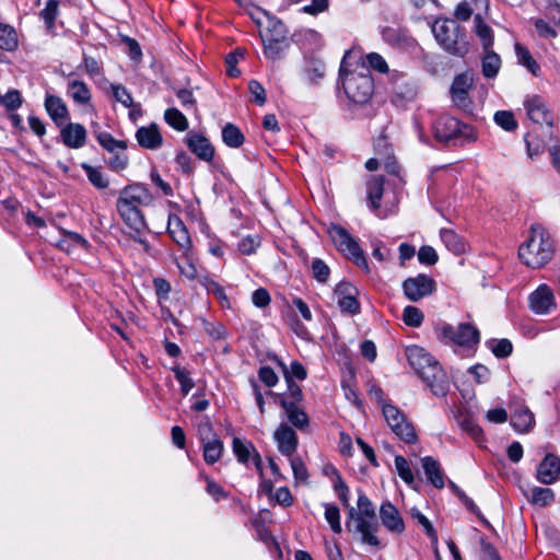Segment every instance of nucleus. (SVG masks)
Here are the masks:
<instances>
[{
  "label": "nucleus",
  "instance_id": "13",
  "mask_svg": "<svg viewBox=\"0 0 560 560\" xmlns=\"http://www.w3.org/2000/svg\"><path fill=\"white\" fill-rule=\"evenodd\" d=\"M154 198L145 185L133 183L125 186L120 191L116 202H124L128 206H150Z\"/></svg>",
  "mask_w": 560,
  "mask_h": 560
},
{
  "label": "nucleus",
  "instance_id": "14",
  "mask_svg": "<svg viewBox=\"0 0 560 560\" xmlns=\"http://www.w3.org/2000/svg\"><path fill=\"white\" fill-rule=\"evenodd\" d=\"M529 308L536 314H548L556 308L552 290L547 284H540L528 296Z\"/></svg>",
  "mask_w": 560,
  "mask_h": 560
},
{
  "label": "nucleus",
  "instance_id": "33",
  "mask_svg": "<svg viewBox=\"0 0 560 560\" xmlns=\"http://www.w3.org/2000/svg\"><path fill=\"white\" fill-rule=\"evenodd\" d=\"M514 48L517 62L524 66L533 75L537 77L539 74L540 67L533 58L529 50L520 43H515Z\"/></svg>",
  "mask_w": 560,
  "mask_h": 560
},
{
  "label": "nucleus",
  "instance_id": "37",
  "mask_svg": "<svg viewBox=\"0 0 560 560\" xmlns=\"http://www.w3.org/2000/svg\"><path fill=\"white\" fill-rule=\"evenodd\" d=\"M232 448L237 460L242 464H247L249 458H253L255 452H257L252 442H244L240 438L233 439Z\"/></svg>",
  "mask_w": 560,
  "mask_h": 560
},
{
  "label": "nucleus",
  "instance_id": "24",
  "mask_svg": "<svg viewBox=\"0 0 560 560\" xmlns=\"http://www.w3.org/2000/svg\"><path fill=\"white\" fill-rule=\"evenodd\" d=\"M550 140L551 139L541 133L539 128L534 127L524 138L528 158L533 160L542 154L547 142Z\"/></svg>",
  "mask_w": 560,
  "mask_h": 560
},
{
  "label": "nucleus",
  "instance_id": "36",
  "mask_svg": "<svg viewBox=\"0 0 560 560\" xmlns=\"http://www.w3.org/2000/svg\"><path fill=\"white\" fill-rule=\"evenodd\" d=\"M261 39L265 56L272 60L281 58L282 52L289 47L288 40L284 42L276 38H268L262 35Z\"/></svg>",
  "mask_w": 560,
  "mask_h": 560
},
{
  "label": "nucleus",
  "instance_id": "40",
  "mask_svg": "<svg viewBox=\"0 0 560 560\" xmlns=\"http://www.w3.org/2000/svg\"><path fill=\"white\" fill-rule=\"evenodd\" d=\"M203 448V459L208 465H213L217 463L223 452V443L220 439H212L211 441H207L202 443Z\"/></svg>",
  "mask_w": 560,
  "mask_h": 560
},
{
  "label": "nucleus",
  "instance_id": "59",
  "mask_svg": "<svg viewBox=\"0 0 560 560\" xmlns=\"http://www.w3.org/2000/svg\"><path fill=\"white\" fill-rule=\"evenodd\" d=\"M113 96L119 103H121L125 107H132L133 100L127 89L120 84H113Z\"/></svg>",
  "mask_w": 560,
  "mask_h": 560
},
{
  "label": "nucleus",
  "instance_id": "49",
  "mask_svg": "<svg viewBox=\"0 0 560 560\" xmlns=\"http://www.w3.org/2000/svg\"><path fill=\"white\" fill-rule=\"evenodd\" d=\"M58 7L59 0H48L45 8L39 13V16L45 22L47 30H51L55 26Z\"/></svg>",
  "mask_w": 560,
  "mask_h": 560
},
{
  "label": "nucleus",
  "instance_id": "17",
  "mask_svg": "<svg viewBox=\"0 0 560 560\" xmlns=\"http://www.w3.org/2000/svg\"><path fill=\"white\" fill-rule=\"evenodd\" d=\"M273 439L281 454L292 457L296 452L299 439L295 431L290 425L281 423L275 431Z\"/></svg>",
  "mask_w": 560,
  "mask_h": 560
},
{
  "label": "nucleus",
  "instance_id": "53",
  "mask_svg": "<svg viewBox=\"0 0 560 560\" xmlns=\"http://www.w3.org/2000/svg\"><path fill=\"white\" fill-rule=\"evenodd\" d=\"M395 467L399 475V477L407 483L411 485L415 481L413 474L411 469L409 468L407 459L401 456L397 455L395 456Z\"/></svg>",
  "mask_w": 560,
  "mask_h": 560
},
{
  "label": "nucleus",
  "instance_id": "51",
  "mask_svg": "<svg viewBox=\"0 0 560 560\" xmlns=\"http://www.w3.org/2000/svg\"><path fill=\"white\" fill-rule=\"evenodd\" d=\"M172 371L174 372L175 378L180 384L183 395L186 396L195 386V382L189 376V372L179 365L173 366Z\"/></svg>",
  "mask_w": 560,
  "mask_h": 560
},
{
  "label": "nucleus",
  "instance_id": "38",
  "mask_svg": "<svg viewBox=\"0 0 560 560\" xmlns=\"http://www.w3.org/2000/svg\"><path fill=\"white\" fill-rule=\"evenodd\" d=\"M18 46L19 39L15 30L8 24L0 23V49L14 51Z\"/></svg>",
  "mask_w": 560,
  "mask_h": 560
},
{
  "label": "nucleus",
  "instance_id": "63",
  "mask_svg": "<svg viewBox=\"0 0 560 560\" xmlns=\"http://www.w3.org/2000/svg\"><path fill=\"white\" fill-rule=\"evenodd\" d=\"M290 464L292 467V471L295 480L306 481L308 478V474L303 460L300 457H292L290 459Z\"/></svg>",
  "mask_w": 560,
  "mask_h": 560
},
{
  "label": "nucleus",
  "instance_id": "58",
  "mask_svg": "<svg viewBox=\"0 0 560 560\" xmlns=\"http://www.w3.org/2000/svg\"><path fill=\"white\" fill-rule=\"evenodd\" d=\"M338 305L342 312H347L351 315L360 313V303L357 300V295L339 298Z\"/></svg>",
  "mask_w": 560,
  "mask_h": 560
},
{
  "label": "nucleus",
  "instance_id": "64",
  "mask_svg": "<svg viewBox=\"0 0 560 560\" xmlns=\"http://www.w3.org/2000/svg\"><path fill=\"white\" fill-rule=\"evenodd\" d=\"M259 380L267 386L273 387L278 383V376L270 366H261L258 370Z\"/></svg>",
  "mask_w": 560,
  "mask_h": 560
},
{
  "label": "nucleus",
  "instance_id": "20",
  "mask_svg": "<svg viewBox=\"0 0 560 560\" xmlns=\"http://www.w3.org/2000/svg\"><path fill=\"white\" fill-rule=\"evenodd\" d=\"M44 106L48 116L57 127L63 126L70 119L66 103L57 95L46 94Z\"/></svg>",
  "mask_w": 560,
  "mask_h": 560
},
{
  "label": "nucleus",
  "instance_id": "16",
  "mask_svg": "<svg viewBox=\"0 0 560 560\" xmlns=\"http://www.w3.org/2000/svg\"><path fill=\"white\" fill-rule=\"evenodd\" d=\"M185 143L199 160L212 161L215 152L214 147L206 136L189 132L185 138Z\"/></svg>",
  "mask_w": 560,
  "mask_h": 560
},
{
  "label": "nucleus",
  "instance_id": "50",
  "mask_svg": "<svg viewBox=\"0 0 560 560\" xmlns=\"http://www.w3.org/2000/svg\"><path fill=\"white\" fill-rule=\"evenodd\" d=\"M487 343L489 345L492 353L499 359L509 357L513 351L512 342L505 338L500 340L492 339Z\"/></svg>",
  "mask_w": 560,
  "mask_h": 560
},
{
  "label": "nucleus",
  "instance_id": "41",
  "mask_svg": "<svg viewBox=\"0 0 560 560\" xmlns=\"http://www.w3.org/2000/svg\"><path fill=\"white\" fill-rule=\"evenodd\" d=\"M275 360H276L277 364L282 369V372H283V375H284V380H285L287 386H288V392H289V397H290L289 400L290 401H295V404L302 401L303 400L302 389L294 382V380H292V377L289 375L288 366L285 365V363H283L277 357H275Z\"/></svg>",
  "mask_w": 560,
  "mask_h": 560
},
{
  "label": "nucleus",
  "instance_id": "7",
  "mask_svg": "<svg viewBox=\"0 0 560 560\" xmlns=\"http://www.w3.org/2000/svg\"><path fill=\"white\" fill-rule=\"evenodd\" d=\"M383 416L390 427L392 431L408 444L416 443L418 436L411 422H409L405 413L396 406L384 404L382 407Z\"/></svg>",
  "mask_w": 560,
  "mask_h": 560
},
{
  "label": "nucleus",
  "instance_id": "1",
  "mask_svg": "<svg viewBox=\"0 0 560 560\" xmlns=\"http://www.w3.org/2000/svg\"><path fill=\"white\" fill-rule=\"evenodd\" d=\"M406 355L411 368L427 384L432 394L438 397L446 396L450 382L439 361L419 346L408 347Z\"/></svg>",
  "mask_w": 560,
  "mask_h": 560
},
{
  "label": "nucleus",
  "instance_id": "10",
  "mask_svg": "<svg viewBox=\"0 0 560 560\" xmlns=\"http://www.w3.org/2000/svg\"><path fill=\"white\" fill-rule=\"evenodd\" d=\"M116 209L125 224L132 230V240L144 245V247H148L147 241L140 237V234L148 229V224L145 222L144 214L139 207L128 206L124 202H116Z\"/></svg>",
  "mask_w": 560,
  "mask_h": 560
},
{
  "label": "nucleus",
  "instance_id": "19",
  "mask_svg": "<svg viewBox=\"0 0 560 560\" xmlns=\"http://www.w3.org/2000/svg\"><path fill=\"white\" fill-rule=\"evenodd\" d=\"M328 232L337 248L342 253H347L350 257L362 250L358 242L345 228L331 225Z\"/></svg>",
  "mask_w": 560,
  "mask_h": 560
},
{
  "label": "nucleus",
  "instance_id": "3",
  "mask_svg": "<svg viewBox=\"0 0 560 560\" xmlns=\"http://www.w3.org/2000/svg\"><path fill=\"white\" fill-rule=\"evenodd\" d=\"M553 242L548 231L539 223L529 228V235L518 248V257L530 268H541L553 256Z\"/></svg>",
  "mask_w": 560,
  "mask_h": 560
},
{
  "label": "nucleus",
  "instance_id": "30",
  "mask_svg": "<svg viewBox=\"0 0 560 560\" xmlns=\"http://www.w3.org/2000/svg\"><path fill=\"white\" fill-rule=\"evenodd\" d=\"M458 425L466 431L475 441L483 439L482 429L476 423L472 416L467 410H458L456 415Z\"/></svg>",
  "mask_w": 560,
  "mask_h": 560
},
{
  "label": "nucleus",
  "instance_id": "22",
  "mask_svg": "<svg viewBox=\"0 0 560 560\" xmlns=\"http://www.w3.org/2000/svg\"><path fill=\"white\" fill-rule=\"evenodd\" d=\"M136 139L141 148L156 150L163 143V137L156 124L140 127L136 132Z\"/></svg>",
  "mask_w": 560,
  "mask_h": 560
},
{
  "label": "nucleus",
  "instance_id": "6",
  "mask_svg": "<svg viewBox=\"0 0 560 560\" xmlns=\"http://www.w3.org/2000/svg\"><path fill=\"white\" fill-rule=\"evenodd\" d=\"M345 92L354 104H366L374 93V81L369 72H350L342 78Z\"/></svg>",
  "mask_w": 560,
  "mask_h": 560
},
{
  "label": "nucleus",
  "instance_id": "12",
  "mask_svg": "<svg viewBox=\"0 0 560 560\" xmlns=\"http://www.w3.org/2000/svg\"><path fill=\"white\" fill-rule=\"evenodd\" d=\"M472 82L474 78L470 72L460 73L453 80L451 86L452 100L454 104L463 110L471 109V101L468 96V91L470 90Z\"/></svg>",
  "mask_w": 560,
  "mask_h": 560
},
{
  "label": "nucleus",
  "instance_id": "54",
  "mask_svg": "<svg viewBox=\"0 0 560 560\" xmlns=\"http://www.w3.org/2000/svg\"><path fill=\"white\" fill-rule=\"evenodd\" d=\"M325 518L334 533H341L340 512L338 506L325 504Z\"/></svg>",
  "mask_w": 560,
  "mask_h": 560
},
{
  "label": "nucleus",
  "instance_id": "25",
  "mask_svg": "<svg viewBox=\"0 0 560 560\" xmlns=\"http://www.w3.org/2000/svg\"><path fill=\"white\" fill-rule=\"evenodd\" d=\"M427 479L438 489L444 487V476L440 463L431 456L421 459Z\"/></svg>",
  "mask_w": 560,
  "mask_h": 560
},
{
  "label": "nucleus",
  "instance_id": "9",
  "mask_svg": "<svg viewBox=\"0 0 560 560\" xmlns=\"http://www.w3.org/2000/svg\"><path fill=\"white\" fill-rule=\"evenodd\" d=\"M528 118L539 128L544 136L553 139L552 117L542 100L537 96H528L524 101Z\"/></svg>",
  "mask_w": 560,
  "mask_h": 560
},
{
  "label": "nucleus",
  "instance_id": "45",
  "mask_svg": "<svg viewBox=\"0 0 560 560\" xmlns=\"http://www.w3.org/2000/svg\"><path fill=\"white\" fill-rule=\"evenodd\" d=\"M96 139L98 143L110 153H115L116 150L125 151L127 149L126 141L116 140L110 133L106 131L97 133Z\"/></svg>",
  "mask_w": 560,
  "mask_h": 560
},
{
  "label": "nucleus",
  "instance_id": "56",
  "mask_svg": "<svg viewBox=\"0 0 560 560\" xmlns=\"http://www.w3.org/2000/svg\"><path fill=\"white\" fill-rule=\"evenodd\" d=\"M418 260L420 264L433 266L438 262L439 256L432 246L423 245L418 252Z\"/></svg>",
  "mask_w": 560,
  "mask_h": 560
},
{
  "label": "nucleus",
  "instance_id": "43",
  "mask_svg": "<svg viewBox=\"0 0 560 560\" xmlns=\"http://www.w3.org/2000/svg\"><path fill=\"white\" fill-rule=\"evenodd\" d=\"M555 500V492L550 488L534 487L530 490L528 501L532 504L547 506Z\"/></svg>",
  "mask_w": 560,
  "mask_h": 560
},
{
  "label": "nucleus",
  "instance_id": "60",
  "mask_svg": "<svg viewBox=\"0 0 560 560\" xmlns=\"http://www.w3.org/2000/svg\"><path fill=\"white\" fill-rule=\"evenodd\" d=\"M366 62L370 68L378 71L380 73L388 72V66L385 59L377 52H370L366 55Z\"/></svg>",
  "mask_w": 560,
  "mask_h": 560
},
{
  "label": "nucleus",
  "instance_id": "28",
  "mask_svg": "<svg viewBox=\"0 0 560 560\" xmlns=\"http://www.w3.org/2000/svg\"><path fill=\"white\" fill-rule=\"evenodd\" d=\"M256 10L260 11L268 20V26L266 30L267 34L265 37L276 38L284 42L288 40V30L281 20L258 7Z\"/></svg>",
  "mask_w": 560,
  "mask_h": 560
},
{
  "label": "nucleus",
  "instance_id": "23",
  "mask_svg": "<svg viewBox=\"0 0 560 560\" xmlns=\"http://www.w3.org/2000/svg\"><path fill=\"white\" fill-rule=\"evenodd\" d=\"M167 231H168L170 235L172 236V238L174 240V242H176V244L179 247H182L184 249H187L190 247L191 241H190L189 233H188L184 222L182 221V219L178 215H176V214L168 215Z\"/></svg>",
  "mask_w": 560,
  "mask_h": 560
},
{
  "label": "nucleus",
  "instance_id": "44",
  "mask_svg": "<svg viewBox=\"0 0 560 560\" xmlns=\"http://www.w3.org/2000/svg\"><path fill=\"white\" fill-rule=\"evenodd\" d=\"M81 167L85 172L89 182L97 189H105L109 185L107 177L103 175L98 167H94L88 163H82Z\"/></svg>",
  "mask_w": 560,
  "mask_h": 560
},
{
  "label": "nucleus",
  "instance_id": "31",
  "mask_svg": "<svg viewBox=\"0 0 560 560\" xmlns=\"http://www.w3.org/2000/svg\"><path fill=\"white\" fill-rule=\"evenodd\" d=\"M68 94L72 97L74 103L80 105L90 103L92 97L90 89L81 80H72L68 82Z\"/></svg>",
  "mask_w": 560,
  "mask_h": 560
},
{
  "label": "nucleus",
  "instance_id": "15",
  "mask_svg": "<svg viewBox=\"0 0 560 560\" xmlns=\"http://www.w3.org/2000/svg\"><path fill=\"white\" fill-rule=\"evenodd\" d=\"M536 478L544 485L555 483L560 478V457L547 454L537 467Z\"/></svg>",
  "mask_w": 560,
  "mask_h": 560
},
{
  "label": "nucleus",
  "instance_id": "32",
  "mask_svg": "<svg viewBox=\"0 0 560 560\" xmlns=\"http://www.w3.org/2000/svg\"><path fill=\"white\" fill-rule=\"evenodd\" d=\"M475 32L480 38L483 50H488L493 46V32L491 27L483 22L480 14L474 16Z\"/></svg>",
  "mask_w": 560,
  "mask_h": 560
},
{
  "label": "nucleus",
  "instance_id": "55",
  "mask_svg": "<svg viewBox=\"0 0 560 560\" xmlns=\"http://www.w3.org/2000/svg\"><path fill=\"white\" fill-rule=\"evenodd\" d=\"M23 103L20 91L10 90L4 95H0V104L3 105L8 110L18 109Z\"/></svg>",
  "mask_w": 560,
  "mask_h": 560
},
{
  "label": "nucleus",
  "instance_id": "39",
  "mask_svg": "<svg viewBox=\"0 0 560 560\" xmlns=\"http://www.w3.org/2000/svg\"><path fill=\"white\" fill-rule=\"evenodd\" d=\"M440 236L445 246L454 254L459 255L465 252L464 241L450 229H442Z\"/></svg>",
  "mask_w": 560,
  "mask_h": 560
},
{
  "label": "nucleus",
  "instance_id": "27",
  "mask_svg": "<svg viewBox=\"0 0 560 560\" xmlns=\"http://www.w3.org/2000/svg\"><path fill=\"white\" fill-rule=\"evenodd\" d=\"M282 408L287 413L288 420L293 427H295L299 430H303L308 425L310 419L307 413L301 408H299L295 401H282Z\"/></svg>",
  "mask_w": 560,
  "mask_h": 560
},
{
  "label": "nucleus",
  "instance_id": "35",
  "mask_svg": "<svg viewBox=\"0 0 560 560\" xmlns=\"http://www.w3.org/2000/svg\"><path fill=\"white\" fill-rule=\"evenodd\" d=\"M486 55L482 58V74L488 79H492L497 77L500 67H501V58L498 54H495L491 48L485 50Z\"/></svg>",
  "mask_w": 560,
  "mask_h": 560
},
{
  "label": "nucleus",
  "instance_id": "62",
  "mask_svg": "<svg viewBox=\"0 0 560 560\" xmlns=\"http://www.w3.org/2000/svg\"><path fill=\"white\" fill-rule=\"evenodd\" d=\"M248 89L252 95L254 96V102L257 105L262 106L267 101L266 91L264 86L258 81L252 80L248 83Z\"/></svg>",
  "mask_w": 560,
  "mask_h": 560
},
{
  "label": "nucleus",
  "instance_id": "26",
  "mask_svg": "<svg viewBox=\"0 0 560 560\" xmlns=\"http://www.w3.org/2000/svg\"><path fill=\"white\" fill-rule=\"evenodd\" d=\"M384 182L383 176H371L366 183L368 200L373 210H377L381 207Z\"/></svg>",
  "mask_w": 560,
  "mask_h": 560
},
{
  "label": "nucleus",
  "instance_id": "52",
  "mask_svg": "<svg viewBox=\"0 0 560 560\" xmlns=\"http://www.w3.org/2000/svg\"><path fill=\"white\" fill-rule=\"evenodd\" d=\"M412 518H415L420 525L423 526L425 534L433 544L438 542V534L431 522L425 515H423L418 509L413 508L410 511Z\"/></svg>",
  "mask_w": 560,
  "mask_h": 560
},
{
  "label": "nucleus",
  "instance_id": "11",
  "mask_svg": "<svg viewBox=\"0 0 560 560\" xmlns=\"http://www.w3.org/2000/svg\"><path fill=\"white\" fill-rule=\"evenodd\" d=\"M436 289L433 278L420 273L416 277L407 278L402 282V290L406 298L411 302H417L425 296L431 295Z\"/></svg>",
  "mask_w": 560,
  "mask_h": 560
},
{
  "label": "nucleus",
  "instance_id": "47",
  "mask_svg": "<svg viewBox=\"0 0 560 560\" xmlns=\"http://www.w3.org/2000/svg\"><path fill=\"white\" fill-rule=\"evenodd\" d=\"M325 73V65L322 60L316 58H311L306 62L305 74L310 82H317V80L322 79Z\"/></svg>",
  "mask_w": 560,
  "mask_h": 560
},
{
  "label": "nucleus",
  "instance_id": "42",
  "mask_svg": "<svg viewBox=\"0 0 560 560\" xmlns=\"http://www.w3.org/2000/svg\"><path fill=\"white\" fill-rule=\"evenodd\" d=\"M164 119L167 125L177 131H185L188 128L186 116L175 107L167 108L164 112Z\"/></svg>",
  "mask_w": 560,
  "mask_h": 560
},
{
  "label": "nucleus",
  "instance_id": "46",
  "mask_svg": "<svg viewBox=\"0 0 560 560\" xmlns=\"http://www.w3.org/2000/svg\"><path fill=\"white\" fill-rule=\"evenodd\" d=\"M424 319L422 311L416 306L408 305L404 308L402 320L409 327H420Z\"/></svg>",
  "mask_w": 560,
  "mask_h": 560
},
{
  "label": "nucleus",
  "instance_id": "5",
  "mask_svg": "<svg viewBox=\"0 0 560 560\" xmlns=\"http://www.w3.org/2000/svg\"><path fill=\"white\" fill-rule=\"evenodd\" d=\"M433 133L445 145H462L475 140L472 128L451 116L440 117L433 125Z\"/></svg>",
  "mask_w": 560,
  "mask_h": 560
},
{
  "label": "nucleus",
  "instance_id": "61",
  "mask_svg": "<svg viewBox=\"0 0 560 560\" xmlns=\"http://www.w3.org/2000/svg\"><path fill=\"white\" fill-rule=\"evenodd\" d=\"M468 373L471 374L475 381L479 384L487 383L490 380L491 372L483 364H476L468 369Z\"/></svg>",
  "mask_w": 560,
  "mask_h": 560
},
{
  "label": "nucleus",
  "instance_id": "21",
  "mask_svg": "<svg viewBox=\"0 0 560 560\" xmlns=\"http://www.w3.org/2000/svg\"><path fill=\"white\" fill-rule=\"evenodd\" d=\"M380 518L383 526L390 533L401 534L405 530V523L399 511L389 501H386L381 505Z\"/></svg>",
  "mask_w": 560,
  "mask_h": 560
},
{
  "label": "nucleus",
  "instance_id": "18",
  "mask_svg": "<svg viewBox=\"0 0 560 560\" xmlns=\"http://www.w3.org/2000/svg\"><path fill=\"white\" fill-rule=\"evenodd\" d=\"M60 128V138L63 144L71 149H80L85 144L86 129L78 122H66Z\"/></svg>",
  "mask_w": 560,
  "mask_h": 560
},
{
  "label": "nucleus",
  "instance_id": "4",
  "mask_svg": "<svg viewBox=\"0 0 560 560\" xmlns=\"http://www.w3.org/2000/svg\"><path fill=\"white\" fill-rule=\"evenodd\" d=\"M432 33L441 47L450 55L465 57L469 51L465 28L450 19H438L432 25Z\"/></svg>",
  "mask_w": 560,
  "mask_h": 560
},
{
  "label": "nucleus",
  "instance_id": "8",
  "mask_svg": "<svg viewBox=\"0 0 560 560\" xmlns=\"http://www.w3.org/2000/svg\"><path fill=\"white\" fill-rule=\"evenodd\" d=\"M441 336L453 343L467 349L475 348L480 341V332L476 326L469 323H462L456 327L446 324L441 328Z\"/></svg>",
  "mask_w": 560,
  "mask_h": 560
},
{
  "label": "nucleus",
  "instance_id": "29",
  "mask_svg": "<svg viewBox=\"0 0 560 560\" xmlns=\"http://www.w3.org/2000/svg\"><path fill=\"white\" fill-rule=\"evenodd\" d=\"M535 423L533 412L527 407L516 410L511 417V425L520 433L528 432Z\"/></svg>",
  "mask_w": 560,
  "mask_h": 560
},
{
  "label": "nucleus",
  "instance_id": "57",
  "mask_svg": "<svg viewBox=\"0 0 560 560\" xmlns=\"http://www.w3.org/2000/svg\"><path fill=\"white\" fill-rule=\"evenodd\" d=\"M312 271L318 282H326L330 273L329 267L320 258L313 260Z\"/></svg>",
  "mask_w": 560,
  "mask_h": 560
},
{
  "label": "nucleus",
  "instance_id": "2",
  "mask_svg": "<svg viewBox=\"0 0 560 560\" xmlns=\"http://www.w3.org/2000/svg\"><path fill=\"white\" fill-rule=\"evenodd\" d=\"M358 509L349 506L346 528L349 532L359 534L362 544L380 547L381 542L376 537L380 524L375 506L362 490H358Z\"/></svg>",
  "mask_w": 560,
  "mask_h": 560
},
{
  "label": "nucleus",
  "instance_id": "48",
  "mask_svg": "<svg viewBox=\"0 0 560 560\" xmlns=\"http://www.w3.org/2000/svg\"><path fill=\"white\" fill-rule=\"evenodd\" d=\"M494 122L505 131H514L517 128V121L510 110H498L493 116Z\"/></svg>",
  "mask_w": 560,
  "mask_h": 560
},
{
  "label": "nucleus",
  "instance_id": "34",
  "mask_svg": "<svg viewBox=\"0 0 560 560\" xmlns=\"http://www.w3.org/2000/svg\"><path fill=\"white\" fill-rule=\"evenodd\" d=\"M222 140L230 148H240L244 143L245 137L236 125L228 122L222 128Z\"/></svg>",
  "mask_w": 560,
  "mask_h": 560
}]
</instances>
